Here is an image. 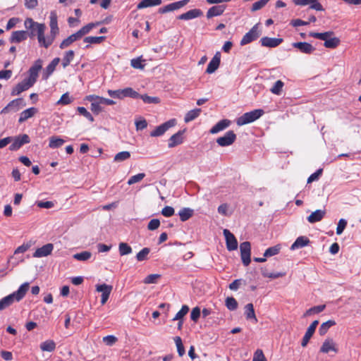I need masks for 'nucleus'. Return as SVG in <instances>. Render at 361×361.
<instances>
[{
  "label": "nucleus",
  "instance_id": "nucleus-51",
  "mask_svg": "<svg viewBox=\"0 0 361 361\" xmlns=\"http://www.w3.org/2000/svg\"><path fill=\"white\" fill-rule=\"evenodd\" d=\"M105 39L104 36L100 37H86L84 39V42L88 44H100Z\"/></svg>",
  "mask_w": 361,
  "mask_h": 361
},
{
  "label": "nucleus",
  "instance_id": "nucleus-28",
  "mask_svg": "<svg viewBox=\"0 0 361 361\" xmlns=\"http://www.w3.org/2000/svg\"><path fill=\"white\" fill-rule=\"evenodd\" d=\"M310 243V240L305 236H300L291 245L290 249L294 250L300 247H303Z\"/></svg>",
  "mask_w": 361,
  "mask_h": 361
},
{
  "label": "nucleus",
  "instance_id": "nucleus-2",
  "mask_svg": "<svg viewBox=\"0 0 361 361\" xmlns=\"http://www.w3.org/2000/svg\"><path fill=\"white\" fill-rule=\"evenodd\" d=\"M29 283H24L20 286L17 291L2 298L0 300V311L11 305L15 300L20 301L23 298L29 289Z\"/></svg>",
  "mask_w": 361,
  "mask_h": 361
},
{
  "label": "nucleus",
  "instance_id": "nucleus-10",
  "mask_svg": "<svg viewBox=\"0 0 361 361\" xmlns=\"http://www.w3.org/2000/svg\"><path fill=\"white\" fill-rule=\"evenodd\" d=\"M176 124V120L171 119L164 123L159 126L154 130L150 133L152 137H158L162 135L169 128L173 127Z\"/></svg>",
  "mask_w": 361,
  "mask_h": 361
},
{
  "label": "nucleus",
  "instance_id": "nucleus-42",
  "mask_svg": "<svg viewBox=\"0 0 361 361\" xmlns=\"http://www.w3.org/2000/svg\"><path fill=\"white\" fill-rule=\"evenodd\" d=\"M325 307H326L325 305L314 306V307H311L309 310H307L305 312L303 316L305 317L312 315L313 314H318V313L322 312L325 309Z\"/></svg>",
  "mask_w": 361,
  "mask_h": 361
},
{
  "label": "nucleus",
  "instance_id": "nucleus-19",
  "mask_svg": "<svg viewBox=\"0 0 361 361\" xmlns=\"http://www.w3.org/2000/svg\"><path fill=\"white\" fill-rule=\"evenodd\" d=\"M42 61L40 59L37 60L34 65L30 67L29 70V77L33 81L36 82L38 77V73L42 69Z\"/></svg>",
  "mask_w": 361,
  "mask_h": 361
},
{
  "label": "nucleus",
  "instance_id": "nucleus-54",
  "mask_svg": "<svg viewBox=\"0 0 361 361\" xmlns=\"http://www.w3.org/2000/svg\"><path fill=\"white\" fill-rule=\"evenodd\" d=\"M270 0H259L255 2L251 8L252 12L257 11L262 8Z\"/></svg>",
  "mask_w": 361,
  "mask_h": 361
},
{
  "label": "nucleus",
  "instance_id": "nucleus-41",
  "mask_svg": "<svg viewBox=\"0 0 361 361\" xmlns=\"http://www.w3.org/2000/svg\"><path fill=\"white\" fill-rule=\"evenodd\" d=\"M130 157V153L128 151H123L117 153L114 158V161L115 162H121L128 159Z\"/></svg>",
  "mask_w": 361,
  "mask_h": 361
},
{
  "label": "nucleus",
  "instance_id": "nucleus-26",
  "mask_svg": "<svg viewBox=\"0 0 361 361\" xmlns=\"http://www.w3.org/2000/svg\"><path fill=\"white\" fill-rule=\"evenodd\" d=\"M183 131H178L177 133L173 135L169 141V147L172 148L180 143L183 142V137L182 135L183 133Z\"/></svg>",
  "mask_w": 361,
  "mask_h": 361
},
{
  "label": "nucleus",
  "instance_id": "nucleus-24",
  "mask_svg": "<svg viewBox=\"0 0 361 361\" xmlns=\"http://www.w3.org/2000/svg\"><path fill=\"white\" fill-rule=\"evenodd\" d=\"M225 8L226 6L224 5L214 6L208 10L207 13V18H211L212 17L221 15Z\"/></svg>",
  "mask_w": 361,
  "mask_h": 361
},
{
  "label": "nucleus",
  "instance_id": "nucleus-34",
  "mask_svg": "<svg viewBox=\"0 0 361 361\" xmlns=\"http://www.w3.org/2000/svg\"><path fill=\"white\" fill-rule=\"evenodd\" d=\"M65 143V140L62 138L52 136L49 138V147L51 149H56L61 147Z\"/></svg>",
  "mask_w": 361,
  "mask_h": 361
},
{
  "label": "nucleus",
  "instance_id": "nucleus-36",
  "mask_svg": "<svg viewBox=\"0 0 361 361\" xmlns=\"http://www.w3.org/2000/svg\"><path fill=\"white\" fill-rule=\"evenodd\" d=\"M56 348V343L52 340H47L40 344V349L42 351L52 352Z\"/></svg>",
  "mask_w": 361,
  "mask_h": 361
},
{
  "label": "nucleus",
  "instance_id": "nucleus-4",
  "mask_svg": "<svg viewBox=\"0 0 361 361\" xmlns=\"http://www.w3.org/2000/svg\"><path fill=\"white\" fill-rule=\"evenodd\" d=\"M107 92L110 97L120 99H123L127 97L131 98H137L139 97V93L133 90L131 87L117 90H109Z\"/></svg>",
  "mask_w": 361,
  "mask_h": 361
},
{
  "label": "nucleus",
  "instance_id": "nucleus-55",
  "mask_svg": "<svg viewBox=\"0 0 361 361\" xmlns=\"http://www.w3.org/2000/svg\"><path fill=\"white\" fill-rule=\"evenodd\" d=\"M145 176L144 173H140L137 175L133 176L128 181V185H133L134 183L141 181Z\"/></svg>",
  "mask_w": 361,
  "mask_h": 361
},
{
  "label": "nucleus",
  "instance_id": "nucleus-46",
  "mask_svg": "<svg viewBox=\"0 0 361 361\" xmlns=\"http://www.w3.org/2000/svg\"><path fill=\"white\" fill-rule=\"evenodd\" d=\"M8 104L9 106H11L14 111H18L20 106H25L26 105L23 98L13 99Z\"/></svg>",
  "mask_w": 361,
  "mask_h": 361
},
{
  "label": "nucleus",
  "instance_id": "nucleus-32",
  "mask_svg": "<svg viewBox=\"0 0 361 361\" xmlns=\"http://www.w3.org/2000/svg\"><path fill=\"white\" fill-rule=\"evenodd\" d=\"M309 35L312 37L324 40L325 42L326 39H328L329 37L334 36V33L332 31H328L325 32H310Z\"/></svg>",
  "mask_w": 361,
  "mask_h": 361
},
{
  "label": "nucleus",
  "instance_id": "nucleus-29",
  "mask_svg": "<svg viewBox=\"0 0 361 361\" xmlns=\"http://www.w3.org/2000/svg\"><path fill=\"white\" fill-rule=\"evenodd\" d=\"M161 0H142L137 5V9H142L148 7L159 6Z\"/></svg>",
  "mask_w": 361,
  "mask_h": 361
},
{
  "label": "nucleus",
  "instance_id": "nucleus-21",
  "mask_svg": "<svg viewBox=\"0 0 361 361\" xmlns=\"http://www.w3.org/2000/svg\"><path fill=\"white\" fill-rule=\"evenodd\" d=\"M283 42L281 38H271L264 37L261 39V43L263 47H276Z\"/></svg>",
  "mask_w": 361,
  "mask_h": 361
},
{
  "label": "nucleus",
  "instance_id": "nucleus-44",
  "mask_svg": "<svg viewBox=\"0 0 361 361\" xmlns=\"http://www.w3.org/2000/svg\"><path fill=\"white\" fill-rule=\"evenodd\" d=\"M119 253L121 256L130 254L132 248L126 243H121L118 245Z\"/></svg>",
  "mask_w": 361,
  "mask_h": 361
},
{
  "label": "nucleus",
  "instance_id": "nucleus-9",
  "mask_svg": "<svg viewBox=\"0 0 361 361\" xmlns=\"http://www.w3.org/2000/svg\"><path fill=\"white\" fill-rule=\"evenodd\" d=\"M236 139V135L233 131H228L223 137L216 139L217 144L221 147H226L232 145Z\"/></svg>",
  "mask_w": 361,
  "mask_h": 361
},
{
  "label": "nucleus",
  "instance_id": "nucleus-11",
  "mask_svg": "<svg viewBox=\"0 0 361 361\" xmlns=\"http://www.w3.org/2000/svg\"><path fill=\"white\" fill-rule=\"evenodd\" d=\"M113 287L106 283L99 284L96 286V290L102 293V305H104L108 300Z\"/></svg>",
  "mask_w": 361,
  "mask_h": 361
},
{
  "label": "nucleus",
  "instance_id": "nucleus-64",
  "mask_svg": "<svg viewBox=\"0 0 361 361\" xmlns=\"http://www.w3.org/2000/svg\"><path fill=\"white\" fill-rule=\"evenodd\" d=\"M160 226V221L159 219H152L148 225H147V228L150 231H154V230H156L159 228V226Z\"/></svg>",
  "mask_w": 361,
  "mask_h": 361
},
{
  "label": "nucleus",
  "instance_id": "nucleus-15",
  "mask_svg": "<svg viewBox=\"0 0 361 361\" xmlns=\"http://www.w3.org/2000/svg\"><path fill=\"white\" fill-rule=\"evenodd\" d=\"M54 249V245L51 243H47L42 247L37 249L33 254L34 257H42L49 255Z\"/></svg>",
  "mask_w": 361,
  "mask_h": 361
},
{
  "label": "nucleus",
  "instance_id": "nucleus-22",
  "mask_svg": "<svg viewBox=\"0 0 361 361\" xmlns=\"http://www.w3.org/2000/svg\"><path fill=\"white\" fill-rule=\"evenodd\" d=\"M293 47L305 54H311L315 49L312 44L307 42H294Z\"/></svg>",
  "mask_w": 361,
  "mask_h": 361
},
{
  "label": "nucleus",
  "instance_id": "nucleus-37",
  "mask_svg": "<svg viewBox=\"0 0 361 361\" xmlns=\"http://www.w3.org/2000/svg\"><path fill=\"white\" fill-rule=\"evenodd\" d=\"M336 325V322L334 320H329L326 322H324L321 324L319 329V333L321 336L325 335L330 327Z\"/></svg>",
  "mask_w": 361,
  "mask_h": 361
},
{
  "label": "nucleus",
  "instance_id": "nucleus-5",
  "mask_svg": "<svg viewBox=\"0 0 361 361\" xmlns=\"http://www.w3.org/2000/svg\"><path fill=\"white\" fill-rule=\"evenodd\" d=\"M261 35V31L259 30V23L256 24L252 28L247 32L240 41L242 46L250 43L251 42L257 39Z\"/></svg>",
  "mask_w": 361,
  "mask_h": 361
},
{
  "label": "nucleus",
  "instance_id": "nucleus-7",
  "mask_svg": "<svg viewBox=\"0 0 361 361\" xmlns=\"http://www.w3.org/2000/svg\"><path fill=\"white\" fill-rule=\"evenodd\" d=\"M35 83V82L30 78L23 80L21 82H19L13 88L11 91V95L16 96L20 94L21 92L31 87Z\"/></svg>",
  "mask_w": 361,
  "mask_h": 361
},
{
  "label": "nucleus",
  "instance_id": "nucleus-48",
  "mask_svg": "<svg viewBox=\"0 0 361 361\" xmlns=\"http://www.w3.org/2000/svg\"><path fill=\"white\" fill-rule=\"evenodd\" d=\"M188 306L183 305L181 309L177 312L173 320H183V317L188 314Z\"/></svg>",
  "mask_w": 361,
  "mask_h": 361
},
{
  "label": "nucleus",
  "instance_id": "nucleus-61",
  "mask_svg": "<svg viewBox=\"0 0 361 361\" xmlns=\"http://www.w3.org/2000/svg\"><path fill=\"white\" fill-rule=\"evenodd\" d=\"M200 313H201V311H200V307H194L192 310V312H191V314H190L191 319L193 322H196L198 320V319L200 318Z\"/></svg>",
  "mask_w": 361,
  "mask_h": 361
},
{
  "label": "nucleus",
  "instance_id": "nucleus-20",
  "mask_svg": "<svg viewBox=\"0 0 361 361\" xmlns=\"http://www.w3.org/2000/svg\"><path fill=\"white\" fill-rule=\"evenodd\" d=\"M203 14L202 11L200 9H192L186 13L180 15L178 18L180 20H190L201 16Z\"/></svg>",
  "mask_w": 361,
  "mask_h": 361
},
{
  "label": "nucleus",
  "instance_id": "nucleus-14",
  "mask_svg": "<svg viewBox=\"0 0 361 361\" xmlns=\"http://www.w3.org/2000/svg\"><path fill=\"white\" fill-rule=\"evenodd\" d=\"M220 61L221 53L219 51H217L212 58V59L209 63L206 70V73L211 74L215 72L220 65Z\"/></svg>",
  "mask_w": 361,
  "mask_h": 361
},
{
  "label": "nucleus",
  "instance_id": "nucleus-17",
  "mask_svg": "<svg viewBox=\"0 0 361 361\" xmlns=\"http://www.w3.org/2000/svg\"><path fill=\"white\" fill-rule=\"evenodd\" d=\"M330 351L337 353L338 348L332 338H326L320 348V352L323 353H328Z\"/></svg>",
  "mask_w": 361,
  "mask_h": 361
},
{
  "label": "nucleus",
  "instance_id": "nucleus-52",
  "mask_svg": "<svg viewBox=\"0 0 361 361\" xmlns=\"http://www.w3.org/2000/svg\"><path fill=\"white\" fill-rule=\"evenodd\" d=\"M150 252V249L145 247L140 250L136 255L137 260L139 262L145 261L147 259V256Z\"/></svg>",
  "mask_w": 361,
  "mask_h": 361
},
{
  "label": "nucleus",
  "instance_id": "nucleus-23",
  "mask_svg": "<svg viewBox=\"0 0 361 361\" xmlns=\"http://www.w3.org/2000/svg\"><path fill=\"white\" fill-rule=\"evenodd\" d=\"M326 211L322 210V209H317L314 212H313L308 217L307 221L311 223L314 224L318 221H320L325 216Z\"/></svg>",
  "mask_w": 361,
  "mask_h": 361
},
{
  "label": "nucleus",
  "instance_id": "nucleus-57",
  "mask_svg": "<svg viewBox=\"0 0 361 361\" xmlns=\"http://www.w3.org/2000/svg\"><path fill=\"white\" fill-rule=\"evenodd\" d=\"M78 111L80 114L84 116L85 118H87L88 120H90L91 122L94 121V118L90 114L87 110L82 106L78 107Z\"/></svg>",
  "mask_w": 361,
  "mask_h": 361
},
{
  "label": "nucleus",
  "instance_id": "nucleus-45",
  "mask_svg": "<svg viewBox=\"0 0 361 361\" xmlns=\"http://www.w3.org/2000/svg\"><path fill=\"white\" fill-rule=\"evenodd\" d=\"M137 98H141L145 103L147 104H158L160 102V99L157 97H150L147 94L140 95Z\"/></svg>",
  "mask_w": 361,
  "mask_h": 361
},
{
  "label": "nucleus",
  "instance_id": "nucleus-47",
  "mask_svg": "<svg viewBox=\"0 0 361 361\" xmlns=\"http://www.w3.org/2000/svg\"><path fill=\"white\" fill-rule=\"evenodd\" d=\"M226 306L229 310H235L238 308V302L234 298L228 297L226 299Z\"/></svg>",
  "mask_w": 361,
  "mask_h": 361
},
{
  "label": "nucleus",
  "instance_id": "nucleus-63",
  "mask_svg": "<svg viewBox=\"0 0 361 361\" xmlns=\"http://www.w3.org/2000/svg\"><path fill=\"white\" fill-rule=\"evenodd\" d=\"M99 102L100 101L99 100L91 103V111L96 114H99L102 111V109L100 106L101 102Z\"/></svg>",
  "mask_w": 361,
  "mask_h": 361
},
{
  "label": "nucleus",
  "instance_id": "nucleus-6",
  "mask_svg": "<svg viewBox=\"0 0 361 361\" xmlns=\"http://www.w3.org/2000/svg\"><path fill=\"white\" fill-rule=\"evenodd\" d=\"M240 255L243 264L248 266L250 263L251 245L248 241L243 242L240 245Z\"/></svg>",
  "mask_w": 361,
  "mask_h": 361
},
{
  "label": "nucleus",
  "instance_id": "nucleus-38",
  "mask_svg": "<svg viewBox=\"0 0 361 361\" xmlns=\"http://www.w3.org/2000/svg\"><path fill=\"white\" fill-rule=\"evenodd\" d=\"M180 219L182 221H185L193 215V210L190 208H183L179 212Z\"/></svg>",
  "mask_w": 361,
  "mask_h": 361
},
{
  "label": "nucleus",
  "instance_id": "nucleus-60",
  "mask_svg": "<svg viewBox=\"0 0 361 361\" xmlns=\"http://www.w3.org/2000/svg\"><path fill=\"white\" fill-rule=\"evenodd\" d=\"M75 40H73L71 35L68 37L66 39H63L59 45L60 49H63L68 47L71 44H73Z\"/></svg>",
  "mask_w": 361,
  "mask_h": 361
},
{
  "label": "nucleus",
  "instance_id": "nucleus-33",
  "mask_svg": "<svg viewBox=\"0 0 361 361\" xmlns=\"http://www.w3.org/2000/svg\"><path fill=\"white\" fill-rule=\"evenodd\" d=\"M340 42L341 40L338 37L332 36L324 42V46L326 48L335 49L340 44Z\"/></svg>",
  "mask_w": 361,
  "mask_h": 361
},
{
  "label": "nucleus",
  "instance_id": "nucleus-31",
  "mask_svg": "<svg viewBox=\"0 0 361 361\" xmlns=\"http://www.w3.org/2000/svg\"><path fill=\"white\" fill-rule=\"evenodd\" d=\"M245 314L247 319H253L255 322H257L252 303H248L245 306Z\"/></svg>",
  "mask_w": 361,
  "mask_h": 361
},
{
  "label": "nucleus",
  "instance_id": "nucleus-49",
  "mask_svg": "<svg viewBox=\"0 0 361 361\" xmlns=\"http://www.w3.org/2000/svg\"><path fill=\"white\" fill-rule=\"evenodd\" d=\"M92 256V253L89 251H84L80 253H76L73 255V258L79 261H86Z\"/></svg>",
  "mask_w": 361,
  "mask_h": 361
},
{
  "label": "nucleus",
  "instance_id": "nucleus-18",
  "mask_svg": "<svg viewBox=\"0 0 361 361\" xmlns=\"http://www.w3.org/2000/svg\"><path fill=\"white\" fill-rule=\"evenodd\" d=\"M28 37V32L25 30L14 31L12 32L10 42L11 43L21 42Z\"/></svg>",
  "mask_w": 361,
  "mask_h": 361
},
{
  "label": "nucleus",
  "instance_id": "nucleus-27",
  "mask_svg": "<svg viewBox=\"0 0 361 361\" xmlns=\"http://www.w3.org/2000/svg\"><path fill=\"white\" fill-rule=\"evenodd\" d=\"M230 123V121L227 119L221 120L219 122H218L214 126H213L209 132L212 134L217 133L219 131L226 128L229 126Z\"/></svg>",
  "mask_w": 361,
  "mask_h": 361
},
{
  "label": "nucleus",
  "instance_id": "nucleus-56",
  "mask_svg": "<svg viewBox=\"0 0 361 361\" xmlns=\"http://www.w3.org/2000/svg\"><path fill=\"white\" fill-rule=\"evenodd\" d=\"M142 62L141 58H137L132 59L130 63L134 68L142 70L145 68V65Z\"/></svg>",
  "mask_w": 361,
  "mask_h": 361
},
{
  "label": "nucleus",
  "instance_id": "nucleus-30",
  "mask_svg": "<svg viewBox=\"0 0 361 361\" xmlns=\"http://www.w3.org/2000/svg\"><path fill=\"white\" fill-rule=\"evenodd\" d=\"M60 61L59 58L54 59L47 66L46 68L45 72L44 73V78L47 79L48 77L54 71L56 66L59 64Z\"/></svg>",
  "mask_w": 361,
  "mask_h": 361
},
{
  "label": "nucleus",
  "instance_id": "nucleus-13",
  "mask_svg": "<svg viewBox=\"0 0 361 361\" xmlns=\"http://www.w3.org/2000/svg\"><path fill=\"white\" fill-rule=\"evenodd\" d=\"M189 2V0H182L179 1H176L170 4H168L164 7H161L159 9V13H166L170 11H173L177 9H179L184 6H185Z\"/></svg>",
  "mask_w": 361,
  "mask_h": 361
},
{
  "label": "nucleus",
  "instance_id": "nucleus-40",
  "mask_svg": "<svg viewBox=\"0 0 361 361\" xmlns=\"http://www.w3.org/2000/svg\"><path fill=\"white\" fill-rule=\"evenodd\" d=\"M75 53L73 50H69L65 53V55L62 60V65L63 68L68 66L71 61L73 59Z\"/></svg>",
  "mask_w": 361,
  "mask_h": 361
},
{
  "label": "nucleus",
  "instance_id": "nucleus-8",
  "mask_svg": "<svg viewBox=\"0 0 361 361\" xmlns=\"http://www.w3.org/2000/svg\"><path fill=\"white\" fill-rule=\"evenodd\" d=\"M30 142V139L27 134L20 135L18 136L13 137L12 144L9 147L11 151L18 150L23 145L27 144Z\"/></svg>",
  "mask_w": 361,
  "mask_h": 361
},
{
  "label": "nucleus",
  "instance_id": "nucleus-3",
  "mask_svg": "<svg viewBox=\"0 0 361 361\" xmlns=\"http://www.w3.org/2000/svg\"><path fill=\"white\" fill-rule=\"evenodd\" d=\"M263 114L264 111L262 109H256L245 113L237 119L236 123L240 126L247 124L258 119Z\"/></svg>",
  "mask_w": 361,
  "mask_h": 361
},
{
  "label": "nucleus",
  "instance_id": "nucleus-12",
  "mask_svg": "<svg viewBox=\"0 0 361 361\" xmlns=\"http://www.w3.org/2000/svg\"><path fill=\"white\" fill-rule=\"evenodd\" d=\"M224 235L226 238V247L229 251L235 250L238 248V241L233 233L228 229L224 230Z\"/></svg>",
  "mask_w": 361,
  "mask_h": 361
},
{
  "label": "nucleus",
  "instance_id": "nucleus-43",
  "mask_svg": "<svg viewBox=\"0 0 361 361\" xmlns=\"http://www.w3.org/2000/svg\"><path fill=\"white\" fill-rule=\"evenodd\" d=\"M174 341L176 343L177 347V351L180 357H182L185 355V348L183 346L182 339L180 336H176L174 338Z\"/></svg>",
  "mask_w": 361,
  "mask_h": 361
},
{
  "label": "nucleus",
  "instance_id": "nucleus-16",
  "mask_svg": "<svg viewBox=\"0 0 361 361\" xmlns=\"http://www.w3.org/2000/svg\"><path fill=\"white\" fill-rule=\"evenodd\" d=\"M318 324H319V322L317 320H315V321L312 322V323L307 328V331L302 340L301 345L302 347H305L307 345L310 339L314 334Z\"/></svg>",
  "mask_w": 361,
  "mask_h": 361
},
{
  "label": "nucleus",
  "instance_id": "nucleus-25",
  "mask_svg": "<svg viewBox=\"0 0 361 361\" xmlns=\"http://www.w3.org/2000/svg\"><path fill=\"white\" fill-rule=\"evenodd\" d=\"M37 113V109L35 107H31L24 110L21 112L19 118V123H23L28 118L34 116Z\"/></svg>",
  "mask_w": 361,
  "mask_h": 361
},
{
  "label": "nucleus",
  "instance_id": "nucleus-59",
  "mask_svg": "<svg viewBox=\"0 0 361 361\" xmlns=\"http://www.w3.org/2000/svg\"><path fill=\"white\" fill-rule=\"evenodd\" d=\"M346 225H347V221L345 219H340L338 223L337 228H336V234L341 235L343 233V231H344V229L345 228Z\"/></svg>",
  "mask_w": 361,
  "mask_h": 361
},
{
  "label": "nucleus",
  "instance_id": "nucleus-50",
  "mask_svg": "<svg viewBox=\"0 0 361 361\" xmlns=\"http://www.w3.org/2000/svg\"><path fill=\"white\" fill-rule=\"evenodd\" d=\"M161 278V275L158 274H149L144 279L145 284L157 283V281Z\"/></svg>",
  "mask_w": 361,
  "mask_h": 361
},
{
  "label": "nucleus",
  "instance_id": "nucleus-62",
  "mask_svg": "<svg viewBox=\"0 0 361 361\" xmlns=\"http://www.w3.org/2000/svg\"><path fill=\"white\" fill-rule=\"evenodd\" d=\"M175 210L172 207L166 206L161 210V214L166 217H170L174 214Z\"/></svg>",
  "mask_w": 361,
  "mask_h": 361
},
{
  "label": "nucleus",
  "instance_id": "nucleus-58",
  "mask_svg": "<svg viewBox=\"0 0 361 361\" xmlns=\"http://www.w3.org/2000/svg\"><path fill=\"white\" fill-rule=\"evenodd\" d=\"M252 361H267L266 357L262 350L258 349L255 351Z\"/></svg>",
  "mask_w": 361,
  "mask_h": 361
},
{
  "label": "nucleus",
  "instance_id": "nucleus-35",
  "mask_svg": "<svg viewBox=\"0 0 361 361\" xmlns=\"http://www.w3.org/2000/svg\"><path fill=\"white\" fill-rule=\"evenodd\" d=\"M201 109H195L191 111H189L184 118V121L185 123L190 122L198 117L200 114Z\"/></svg>",
  "mask_w": 361,
  "mask_h": 361
},
{
  "label": "nucleus",
  "instance_id": "nucleus-39",
  "mask_svg": "<svg viewBox=\"0 0 361 361\" xmlns=\"http://www.w3.org/2000/svg\"><path fill=\"white\" fill-rule=\"evenodd\" d=\"M281 249V247L280 245H276L275 246L269 247L267 249L264 253V256L265 257H269L274 256L279 253L280 250Z\"/></svg>",
  "mask_w": 361,
  "mask_h": 361
},
{
  "label": "nucleus",
  "instance_id": "nucleus-1",
  "mask_svg": "<svg viewBox=\"0 0 361 361\" xmlns=\"http://www.w3.org/2000/svg\"><path fill=\"white\" fill-rule=\"evenodd\" d=\"M50 32L45 37L44 32L46 26L43 23L35 22L32 18H27L25 20V26L30 31L28 37L32 38L37 36V40L40 47L48 48L54 41L59 33L58 27L57 14L56 11H51L50 13Z\"/></svg>",
  "mask_w": 361,
  "mask_h": 361
},
{
  "label": "nucleus",
  "instance_id": "nucleus-53",
  "mask_svg": "<svg viewBox=\"0 0 361 361\" xmlns=\"http://www.w3.org/2000/svg\"><path fill=\"white\" fill-rule=\"evenodd\" d=\"M283 87V82L281 80H277L274 83V86L271 88V92L273 94L279 95L281 94Z\"/></svg>",
  "mask_w": 361,
  "mask_h": 361
}]
</instances>
